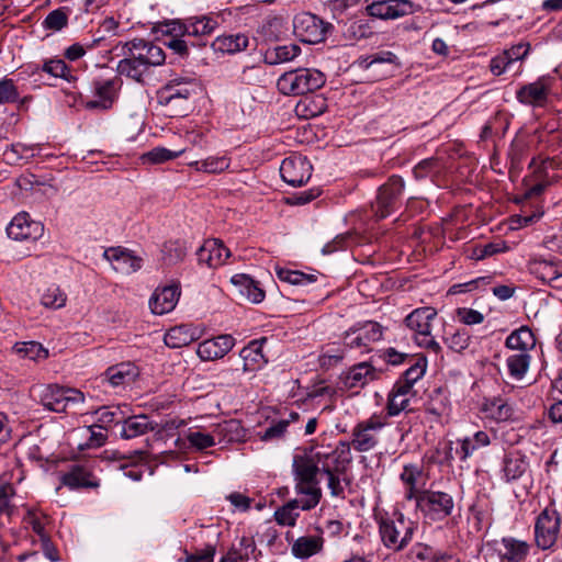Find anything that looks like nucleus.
I'll return each mask as SVG.
<instances>
[{
	"instance_id": "nucleus-42",
	"label": "nucleus",
	"mask_w": 562,
	"mask_h": 562,
	"mask_svg": "<svg viewBox=\"0 0 562 562\" xmlns=\"http://www.w3.org/2000/svg\"><path fill=\"white\" fill-rule=\"evenodd\" d=\"M482 411L485 413L486 417L496 422H506L513 415V408L501 398L485 402Z\"/></svg>"
},
{
	"instance_id": "nucleus-6",
	"label": "nucleus",
	"mask_w": 562,
	"mask_h": 562,
	"mask_svg": "<svg viewBox=\"0 0 562 562\" xmlns=\"http://www.w3.org/2000/svg\"><path fill=\"white\" fill-rule=\"evenodd\" d=\"M404 187V180L394 175L379 188L375 202L371 205L378 218H385L394 212L400 203Z\"/></svg>"
},
{
	"instance_id": "nucleus-41",
	"label": "nucleus",
	"mask_w": 562,
	"mask_h": 562,
	"mask_svg": "<svg viewBox=\"0 0 562 562\" xmlns=\"http://www.w3.org/2000/svg\"><path fill=\"white\" fill-rule=\"evenodd\" d=\"M41 151L38 144L26 145L22 143L12 144L10 148L4 151V158L10 164H18L22 159H30Z\"/></svg>"
},
{
	"instance_id": "nucleus-45",
	"label": "nucleus",
	"mask_w": 562,
	"mask_h": 562,
	"mask_svg": "<svg viewBox=\"0 0 562 562\" xmlns=\"http://www.w3.org/2000/svg\"><path fill=\"white\" fill-rule=\"evenodd\" d=\"M255 551V541L251 538L243 537L239 546L232 548L224 558L228 562H246Z\"/></svg>"
},
{
	"instance_id": "nucleus-20",
	"label": "nucleus",
	"mask_w": 562,
	"mask_h": 562,
	"mask_svg": "<svg viewBox=\"0 0 562 562\" xmlns=\"http://www.w3.org/2000/svg\"><path fill=\"white\" fill-rule=\"evenodd\" d=\"M180 296V290L177 285H167L156 289L149 300V307L154 314H167L176 307Z\"/></svg>"
},
{
	"instance_id": "nucleus-19",
	"label": "nucleus",
	"mask_w": 562,
	"mask_h": 562,
	"mask_svg": "<svg viewBox=\"0 0 562 562\" xmlns=\"http://www.w3.org/2000/svg\"><path fill=\"white\" fill-rule=\"evenodd\" d=\"M231 256V251L220 239H207L198 249L196 257L200 263H205L209 268H216L225 263Z\"/></svg>"
},
{
	"instance_id": "nucleus-40",
	"label": "nucleus",
	"mask_w": 562,
	"mask_h": 562,
	"mask_svg": "<svg viewBox=\"0 0 562 562\" xmlns=\"http://www.w3.org/2000/svg\"><path fill=\"white\" fill-rule=\"evenodd\" d=\"M346 350L344 344L340 342L326 345L318 358L319 366L324 369L337 366L345 358Z\"/></svg>"
},
{
	"instance_id": "nucleus-56",
	"label": "nucleus",
	"mask_w": 562,
	"mask_h": 562,
	"mask_svg": "<svg viewBox=\"0 0 562 562\" xmlns=\"http://www.w3.org/2000/svg\"><path fill=\"white\" fill-rule=\"evenodd\" d=\"M187 439L196 450H204L216 445L215 436L200 430L190 431Z\"/></svg>"
},
{
	"instance_id": "nucleus-26",
	"label": "nucleus",
	"mask_w": 562,
	"mask_h": 562,
	"mask_svg": "<svg viewBox=\"0 0 562 562\" xmlns=\"http://www.w3.org/2000/svg\"><path fill=\"white\" fill-rule=\"evenodd\" d=\"M157 426L146 415L131 416L122 422L120 435L124 439H133L155 430Z\"/></svg>"
},
{
	"instance_id": "nucleus-59",
	"label": "nucleus",
	"mask_w": 562,
	"mask_h": 562,
	"mask_svg": "<svg viewBox=\"0 0 562 562\" xmlns=\"http://www.w3.org/2000/svg\"><path fill=\"white\" fill-rule=\"evenodd\" d=\"M408 403L409 396L397 394L391 391L386 406L387 414L390 416L400 414L402 411H405L408 407Z\"/></svg>"
},
{
	"instance_id": "nucleus-14",
	"label": "nucleus",
	"mask_w": 562,
	"mask_h": 562,
	"mask_svg": "<svg viewBox=\"0 0 562 562\" xmlns=\"http://www.w3.org/2000/svg\"><path fill=\"white\" fill-rule=\"evenodd\" d=\"M104 258L112 263L115 271L131 274L138 271L143 265V258L123 247H112L104 251Z\"/></svg>"
},
{
	"instance_id": "nucleus-3",
	"label": "nucleus",
	"mask_w": 562,
	"mask_h": 562,
	"mask_svg": "<svg viewBox=\"0 0 562 562\" xmlns=\"http://www.w3.org/2000/svg\"><path fill=\"white\" fill-rule=\"evenodd\" d=\"M325 76L316 69L301 68L283 74L277 81L283 94L299 95L313 92L325 85Z\"/></svg>"
},
{
	"instance_id": "nucleus-51",
	"label": "nucleus",
	"mask_w": 562,
	"mask_h": 562,
	"mask_svg": "<svg viewBox=\"0 0 562 562\" xmlns=\"http://www.w3.org/2000/svg\"><path fill=\"white\" fill-rule=\"evenodd\" d=\"M356 329L358 331V339L363 340L368 348L370 344L379 341L383 335V328L376 322H367L364 325Z\"/></svg>"
},
{
	"instance_id": "nucleus-60",
	"label": "nucleus",
	"mask_w": 562,
	"mask_h": 562,
	"mask_svg": "<svg viewBox=\"0 0 562 562\" xmlns=\"http://www.w3.org/2000/svg\"><path fill=\"white\" fill-rule=\"evenodd\" d=\"M19 99V91L12 79L0 81V103H13Z\"/></svg>"
},
{
	"instance_id": "nucleus-24",
	"label": "nucleus",
	"mask_w": 562,
	"mask_h": 562,
	"mask_svg": "<svg viewBox=\"0 0 562 562\" xmlns=\"http://www.w3.org/2000/svg\"><path fill=\"white\" fill-rule=\"evenodd\" d=\"M138 375L137 368L130 363L123 362L110 367L101 376V383H109L113 387L130 384Z\"/></svg>"
},
{
	"instance_id": "nucleus-25",
	"label": "nucleus",
	"mask_w": 562,
	"mask_h": 562,
	"mask_svg": "<svg viewBox=\"0 0 562 562\" xmlns=\"http://www.w3.org/2000/svg\"><path fill=\"white\" fill-rule=\"evenodd\" d=\"M61 482L71 490L99 486L92 473L85 465L79 464L72 465L69 471L61 476Z\"/></svg>"
},
{
	"instance_id": "nucleus-9",
	"label": "nucleus",
	"mask_w": 562,
	"mask_h": 562,
	"mask_svg": "<svg viewBox=\"0 0 562 562\" xmlns=\"http://www.w3.org/2000/svg\"><path fill=\"white\" fill-rule=\"evenodd\" d=\"M329 27V23L308 12H302L293 20L294 34L301 42L307 44L323 42Z\"/></svg>"
},
{
	"instance_id": "nucleus-43",
	"label": "nucleus",
	"mask_w": 562,
	"mask_h": 562,
	"mask_svg": "<svg viewBox=\"0 0 562 562\" xmlns=\"http://www.w3.org/2000/svg\"><path fill=\"white\" fill-rule=\"evenodd\" d=\"M373 369L367 362L359 363L350 369L346 375V385L348 387H357L364 385L372 380Z\"/></svg>"
},
{
	"instance_id": "nucleus-28",
	"label": "nucleus",
	"mask_w": 562,
	"mask_h": 562,
	"mask_svg": "<svg viewBox=\"0 0 562 562\" xmlns=\"http://www.w3.org/2000/svg\"><path fill=\"white\" fill-rule=\"evenodd\" d=\"M196 329L189 325H180L170 328L164 336L165 345L172 349L189 346L196 340Z\"/></svg>"
},
{
	"instance_id": "nucleus-49",
	"label": "nucleus",
	"mask_w": 562,
	"mask_h": 562,
	"mask_svg": "<svg viewBox=\"0 0 562 562\" xmlns=\"http://www.w3.org/2000/svg\"><path fill=\"white\" fill-rule=\"evenodd\" d=\"M68 9L58 8L48 13L42 25L47 31L58 32L68 25Z\"/></svg>"
},
{
	"instance_id": "nucleus-1",
	"label": "nucleus",
	"mask_w": 562,
	"mask_h": 562,
	"mask_svg": "<svg viewBox=\"0 0 562 562\" xmlns=\"http://www.w3.org/2000/svg\"><path fill=\"white\" fill-rule=\"evenodd\" d=\"M316 453L303 450L295 453L292 460V474L295 483V493L307 498L305 506L318 505L322 499V490L317 474L321 473Z\"/></svg>"
},
{
	"instance_id": "nucleus-2",
	"label": "nucleus",
	"mask_w": 562,
	"mask_h": 562,
	"mask_svg": "<svg viewBox=\"0 0 562 562\" xmlns=\"http://www.w3.org/2000/svg\"><path fill=\"white\" fill-rule=\"evenodd\" d=\"M414 522L406 519L403 514H394L393 517L381 518L379 533L383 544L394 551H402L413 538Z\"/></svg>"
},
{
	"instance_id": "nucleus-11",
	"label": "nucleus",
	"mask_w": 562,
	"mask_h": 562,
	"mask_svg": "<svg viewBox=\"0 0 562 562\" xmlns=\"http://www.w3.org/2000/svg\"><path fill=\"white\" fill-rule=\"evenodd\" d=\"M123 49L135 54L138 60L149 71L150 67H157L164 64L166 59L165 52L154 42L144 38H134L123 44Z\"/></svg>"
},
{
	"instance_id": "nucleus-35",
	"label": "nucleus",
	"mask_w": 562,
	"mask_h": 562,
	"mask_svg": "<svg viewBox=\"0 0 562 562\" xmlns=\"http://www.w3.org/2000/svg\"><path fill=\"white\" fill-rule=\"evenodd\" d=\"M217 26V21L210 16L192 18L183 25V34L188 36H207Z\"/></svg>"
},
{
	"instance_id": "nucleus-54",
	"label": "nucleus",
	"mask_w": 562,
	"mask_h": 562,
	"mask_svg": "<svg viewBox=\"0 0 562 562\" xmlns=\"http://www.w3.org/2000/svg\"><path fill=\"white\" fill-rule=\"evenodd\" d=\"M196 169L210 173L222 172L229 167V159L222 157H207L204 160L195 162Z\"/></svg>"
},
{
	"instance_id": "nucleus-39",
	"label": "nucleus",
	"mask_w": 562,
	"mask_h": 562,
	"mask_svg": "<svg viewBox=\"0 0 562 562\" xmlns=\"http://www.w3.org/2000/svg\"><path fill=\"white\" fill-rule=\"evenodd\" d=\"M244 372H252L263 363V355L258 341H251L240 350Z\"/></svg>"
},
{
	"instance_id": "nucleus-22",
	"label": "nucleus",
	"mask_w": 562,
	"mask_h": 562,
	"mask_svg": "<svg viewBox=\"0 0 562 562\" xmlns=\"http://www.w3.org/2000/svg\"><path fill=\"white\" fill-rule=\"evenodd\" d=\"M199 82L193 77L175 76L157 93L191 99L198 93Z\"/></svg>"
},
{
	"instance_id": "nucleus-21",
	"label": "nucleus",
	"mask_w": 562,
	"mask_h": 562,
	"mask_svg": "<svg viewBox=\"0 0 562 562\" xmlns=\"http://www.w3.org/2000/svg\"><path fill=\"white\" fill-rule=\"evenodd\" d=\"M412 3L408 0H384L371 3L368 12L371 16L380 19H396L411 12Z\"/></svg>"
},
{
	"instance_id": "nucleus-30",
	"label": "nucleus",
	"mask_w": 562,
	"mask_h": 562,
	"mask_svg": "<svg viewBox=\"0 0 562 562\" xmlns=\"http://www.w3.org/2000/svg\"><path fill=\"white\" fill-rule=\"evenodd\" d=\"M305 502H307V498L304 496L289 501L286 504L276 510V521L282 526H294L296 518L299 517V513H294L295 509L311 510L317 506L311 505L310 507H306Z\"/></svg>"
},
{
	"instance_id": "nucleus-63",
	"label": "nucleus",
	"mask_w": 562,
	"mask_h": 562,
	"mask_svg": "<svg viewBox=\"0 0 562 562\" xmlns=\"http://www.w3.org/2000/svg\"><path fill=\"white\" fill-rule=\"evenodd\" d=\"M43 70L53 77L65 78L69 74V68L63 59H50L43 65Z\"/></svg>"
},
{
	"instance_id": "nucleus-53",
	"label": "nucleus",
	"mask_w": 562,
	"mask_h": 562,
	"mask_svg": "<svg viewBox=\"0 0 562 562\" xmlns=\"http://www.w3.org/2000/svg\"><path fill=\"white\" fill-rule=\"evenodd\" d=\"M97 424L100 429H106L113 423H121L119 415H122L120 407L103 406L95 412Z\"/></svg>"
},
{
	"instance_id": "nucleus-31",
	"label": "nucleus",
	"mask_w": 562,
	"mask_h": 562,
	"mask_svg": "<svg viewBox=\"0 0 562 562\" xmlns=\"http://www.w3.org/2000/svg\"><path fill=\"white\" fill-rule=\"evenodd\" d=\"M157 100L170 117L186 116L192 106V100L175 95L157 93Z\"/></svg>"
},
{
	"instance_id": "nucleus-10",
	"label": "nucleus",
	"mask_w": 562,
	"mask_h": 562,
	"mask_svg": "<svg viewBox=\"0 0 562 562\" xmlns=\"http://www.w3.org/2000/svg\"><path fill=\"white\" fill-rule=\"evenodd\" d=\"M316 458L322 474L347 473L352 457L350 443L340 441L336 448L329 452L317 451Z\"/></svg>"
},
{
	"instance_id": "nucleus-34",
	"label": "nucleus",
	"mask_w": 562,
	"mask_h": 562,
	"mask_svg": "<svg viewBox=\"0 0 562 562\" xmlns=\"http://www.w3.org/2000/svg\"><path fill=\"white\" fill-rule=\"evenodd\" d=\"M323 548L321 537L305 536L297 538L292 546V554L295 558L307 559L318 553Z\"/></svg>"
},
{
	"instance_id": "nucleus-12",
	"label": "nucleus",
	"mask_w": 562,
	"mask_h": 562,
	"mask_svg": "<svg viewBox=\"0 0 562 562\" xmlns=\"http://www.w3.org/2000/svg\"><path fill=\"white\" fill-rule=\"evenodd\" d=\"M312 169V165L306 157L294 155L283 159L280 166V175L290 186L301 187L310 180Z\"/></svg>"
},
{
	"instance_id": "nucleus-18",
	"label": "nucleus",
	"mask_w": 562,
	"mask_h": 562,
	"mask_svg": "<svg viewBox=\"0 0 562 562\" xmlns=\"http://www.w3.org/2000/svg\"><path fill=\"white\" fill-rule=\"evenodd\" d=\"M235 345L231 335H220L199 344L196 353L203 361H211L223 358Z\"/></svg>"
},
{
	"instance_id": "nucleus-46",
	"label": "nucleus",
	"mask_w": 562,
	"mask_h": 562,
	"mask_svg": "<svg viewBox=\"0 0 562 562\" xmlns=\"http://www.w3.org/2000/svg\"><path fill=\"white\" fill-rule=\"evenodd\" d=\"M301 53V48L296 44L281 45L273 48L266 56L271 65L286 63L293 60Z\"/></svg>"
},
{
	"instance_id": "nucleus-57",
	"label": "nucleus",
	"mask_w": 562,
	"mask_h": 562,
	"mask_svg": "<svg viewBox=\"0 0 562 562\" xmlns=\"http://www.w3.org/2000/svg\"><path fill=\"white\" fill-rule=\"evenodd\" d=\"M445 341L451 350L461 352L469 347L470 335L465 329H460L448 335Z\"/></svg>"
},
{
	"instance_id": "nucleus-13",
	"label": "nucleus",
	"mask_w": 562,
	"mask_h": 562,
	"mask_svg": "<svg viewBox=\"0 0 562 562\" xmlns=\"http://www.w3.org/2000/svg\"><path fill=\"white\" fill-rule=\"evenodd\" d=\"M44 231L42 223L32 221L25 212L13 217L7 227V234L14 240L37 239Z\"/></svg>"
},
{
	"instance_id": "nucleus-50",
	"label": "nucleus",
	"mask_w": 562,
	"mask_h": 562,
	"mask_svg": "<svg viewBox=\"0 0 562 562\" xmlns=\"http://www.w3.org/2000/svg\"><path fill=\"white\" fill-rule=\"evenodd\" d=\"M327 479V487L330 491V495L337 498H345V486L351 484V479L348 473H329L325 474Z\"/></svg>"
},
{
	"instance_id": "nucleus-7",
	"label": "nucleus",
	"mask_w": 562,
	"mask_h": 562,
	"mask_svg": "<svg viewBox=\"0 0 562 562\" xmlns=\"http://www.w3.org/2000/svg\"><path fill=\"white\" fill-rule=\"evenodd\" d=\"M386 425V417L372 415L370 418L358 423L352 429L350 448L359 452H367L374 449L379 442L378 431Z\"/></svg>"
},
{
	"instance_id": "nucleus-44",
	"label": "nucleus",
	"mask_w": 562,
	"mask_h": 562,
	"mask_svg": "<svg viewBox=\"0 0 562 562\" xmlns=\"http://www.w3.org/2000/svg\"><path fill=\"white\" fill-rule=\"evenodd\" d=\"M506 362L509 374L514 379H521L529 368L530 356L525 351L514 352L507 357Z\"/></svg>"
},
{
	"instance_id": "nucleus-62",
	"label": "nucleus",
	"mask_w": 562,
	"mask_h": 562,
	"mask_svg": "<svg viewBox=\"0 0 562 562\" xmlns=\"http://www.w3.org/2000/svg\"><path fill=\"white\" fill-rule=\"evenodd\" d=\"M427 367L426 358L420 357L416 360L414 364H412L403 374V378L415 384L419 379L425 374Z\"/></svg>"
},
{
	"instance_id": "nucleus-37",
	"label": "nucleus",
	"mask_w": 562,
	"mask_h": 562,
	"mask_svg": "<svg viewBox=\"0 0 562 562\" xmlns=\"http://www.w3.org/2000/svg\"><path fill=\"white\" fill-rule=\"evenodd\" d=\"M535 344L533 335L531 330L527 327H521L517 330H514L505 341V346L515 351H525L528 352L529 347H532Z\"/></svg>"
},
{
	"instance_id": "nucleus-8",
	"label": "nucleus",
	"mask_w": 562,
	"mask_h": 562,
	"mask_svg": "<svg viewBox=\"0 0 562 562\" xmlns=\"http://www.w3.org/2000/svg\"><path fill=\"white\" fill-rule=\"evenodd\" d=\"M83 402L85 394L81 391L58 385L48 386L42 397L44 407L56 413H66L68 409L77 408Z\"/></svg>"
},
{
	"instance_id": "nucleus-36",
	"label": "nucleus",
	"mask_w": 562,
	"mask_h": 562,
	"mask_svg": "<svg viewBox=\"0 0 562 562\" xmlns=\"http://www.w3.org/2000/svg\"><path fill=\"white\" fill-rule=\"evenodd\" d=\"M423 476V471L415 464H407L401 473L402 482L407 486L405 497L406 499H418V495L423 490L417 488L418 481Z\"/></svg>"
},
{
	"instance_id": "nucleus-4",
	"label": "nucleus",
	"mask_w": 562,
	"mask_h": 562,
	"mask_svg": "<svg viewBox=\"0 0 562 562\" xmlns=\"http://www.w3.org/2000/svg\"><path fill=\"white\" fill-rule=\"evenodd\" d=\"M562 516L553 504H550L536 517L533 528L535 544L540 550L553 549L561 533Z\"/></svg>"
},
{
	"instance_id": "nucleus-52",
	"label": "nucleus",
	"mask_w": 562,
	"mask_h": 562,
	"mask_svg": "<svg viewBox=\"0 0 562 562\" xmlns=\"http://www.w3.org/2000/svg\"><path fill=\"white\" fill-rule=\"evenodd\" d=\"M67 301V295L55 285L47 288V290L42 294L41 303L48 308H61L65 306Z\"/></svg>"
},
{
	"instance_id": "nucleus-32",
	"label": "nucleus",
	"mask_w": 562,
	"mask_h": 562,
	"mask_svg": "<svg viewBox=\"0 0 562 562\" xmlns=\"http://www.w3.org/2000/svg\"><path fill=\"white\" fill-rule=\"evenodd\" d=\"M123 55L125 57L119 61L116 67L117 72L121 76L142 82L148 70L143 66V64L134 58L135 54L124 49Z\"/></svg>"
},
{
	"instance_id": "nucleus-27",
	"label": "nucleus",
	"mask_w": 562,
	"mask_h": 562,
	"mask_svg": "<svg viewBox=\"0 0 562 562\" xmlns=\"http://www.w3.org/2000/svg\"><path fill=\"white\" fill-rule=\"evenodd\" d=\"M491 438L486 431H476L473 436H467L457 440L456 454L464 462L480 448L487 447Z\"/></svg>"
},
{
	"instance_id": "nucleus-33",
	"label": "nucleus",
	"mask_w": 562,
	"mask_h": 562,
	"mask_svg": "<svg viewBox=\"0 0 562 562\" xmlns=\"http://www.w3.org/2000/svg\"><path fill=\"white\" fill-rule=\"evenodd\" d=\"M527 470L528 462L524 456L518 452L505 456L503 472L507 482L520 479Z\"/></svg>"
},
{
	"instance_id": "nucleus-17",
	"label": "nucleus",
	"mask_w": 562,
	"mask_h": 562,
	"mask_svg": "<svg viewBox=\"0 0 562 562\" xmlns=\"http://www.w3.org/2000/svg\"><path fill=\"white\" fill-rule=\"evenodd\" d=\"M120 89L119 79H109L94 82V92L97 99L87 101L85 106L89 110H109L113 106V103L117 97V90Z\"/></svg>"
},
{
	"instance_id": "nucleus-29",
	"label": "nucleus",
	"mask_w": 562,
	"mask_h": 562,
	"mask_svg": "<svg viewBox=\"0 0 562 562\" xmlns=\"http://www.w3.org/2000/svg\"><path fill=\"white\" fill-rule=\"evenodd\" d=\"M530 270L537 278L553 286H555L553 283L562 278V263L560 261L536 259L530 263Z\"/></svg>"
},
{
	"instance_id": "nucleus-5",
	"label": "nucleus",
	"mask_w": 562,
	"mask_h": 562,
	"mask_svg": "<svg viewBox=\"0 0 562 562\" xmlns=\"http://www.w3.org/2000/svg\"><path fill=\"white\" fill-rule=\"evenodd\" d=\"M416 507L426 518L437 521L452 514L454 502L446 492L424 490L418 495Z\"/></svg>"
},
{
	"instance_id": "nucleus-23",
	"label": "nucleus",
	"mask_w": 562,
	"mask_h": 562,
	"mask_svg": "<svg viewBox=\"0 0 562 562\" xmlns=\"http://www.w3.org/2000/svg\"><path fill=\"white\" fill-rule=\"evenodd\" d=\"M436 315L437 312L434 307H419L406 316L405 324L409 329L415 331V337L420 338L424 335L431 334V321Z\"/></svg>"
},
{
	"instance_id": "nucleus-55",
	"label": "nucleus",
	"mask_w": 562,
	"mask_h": 562,
	"mask_svg": "<svg viewBox=\"0 0 562 562\" xmlns=\"http://www.w3.org/2000/svg\"><path fill=\"white\" fill-rule=\"evenodd\" d=\"M182 150L172 151L164 147H155L143 155V160L150 164H161L175 159L181 155Z\"/></svg>"
},
{
	"instance_id": "nucleus-15",
	"label": "nucleus",
	"mask_w": 562,
	"mask_h": 562,
	"mask_svg": "<svg viewBox=\"0 0 562 562\" xmlns=\"http://www.w3.org/2000/svg\"><path fill=\"white\" fill-rule=\"evenodd\" d=\"M551 91V79L541 77L537 81L522 86L516 93L520 103L542 106Z\"/></svg>"
},
{
	"instance_id": "nucleus-58",
	"label": "nucleus",
	"mask_w": 562,
	"mask_h": 562,
	"mask_svg": "<svg viewBox=\"0 0 562 562\" xmlns=\"http://www.w3.org/2000/svg\"><path fill=\"white\" fill-rule=\"evenodd\" d=\"M241 429L238 422L231 419L220 424L214 430L218 436H223V440L234 441L240 438L239 430Z\"/></svg>"
},
{
	"instance_id": "nucleus-38",
	"label": "nucleus",
	"mask_w": 562,
	"mask_h": 562,
	"mask_svg": "<svg viewBox=\"0 0 562 562\" xmlns=\"http://www.w3.org/2000/svg\"><path fill=\"white\" fill-rule=\"evenodd\" d=\"M248 36L241 33L220 36L214 43L216 49L228 54L241 52L248 47Z\"/></svg>"
},
{
	"instance_id": "nucleus-64",
	"label": "nucleus",
	"mask_w": 562,
	"mask_h": 562,
	"mask_svg": "<svg viewBox=\"0 0 562 562\" xmlns=\"http://www.w3.org/2000/svg\"><path fill=\"white\" fill-rule=\"evenodd\" d=\"M14 495V488L10 484L0 486V515L5 514L10 516L13 512L11 505V497Z\"/></svg>"
},
{
	"instance_id": "nucleus-47",
	"label": "nucleus",
	"mask_w": 562,
	"mask_h": 562,
	"mask_svg": "<svg viewBox=\"0 0 562 562\" xmlns=\"http://www.w3.org/2000/svg\"><path fill=\"white\" fill-rule=\"evenodd\" d=\"M16 353L30 360L40 361L48 357V351L37 341L20 342L14 346Z\"/></svg>"
},
{
	"instance_id": "nucleus-61",
	"label": "nucleus",
	"mask_w": 562,
	"mask_h": 562,
	"mask_svg": "<svg viewBox=\"0 0 562 562\" xmlns=\"http://www.w3.org/2000/svg\"><path fill=\"white\" fill-rule=\"evenodd\" d=\"M397 56L389 50H382L378 52L375 54H372L361 61V65L366 68H370L374 64H382V63H389V64H396Z\"/></svg>"
},
{
	"instance_id": "nucleus-48",
	"label": "nucleus",
	"mask_w": 562,
	"mask_h": 562,
	"mask_svg": "<svg viewBox=\"0 0 562 562\" xmlns=\"http://www.w3.org/2000/svg\"><path fill=\"white\" fill-rule=\"evenodd\" d=\"M276 273L279 280L293 285L310 284L315 282L317 279L315 274H307L301 271L285 268H277Z\"/></svg>"
},
{
	"instance_id": "nucleus-16",
	"label": "nucleus",
	"mask_w": 562,
	"mask_h": 562,
	"mask_svg": "<svg viewBox=\"0 0 562 562\" xmlns=\"http://www.w3.org/2000/svg\"><path fill=\"white\" fill-rule=\"evenodd\" d=\"M530 543L515 537H503L496 542L495 551L501 562H524L530 551Z\"/></svg>"
}]
</instances>
